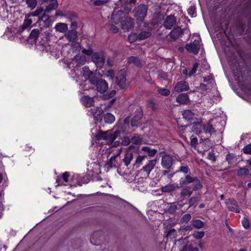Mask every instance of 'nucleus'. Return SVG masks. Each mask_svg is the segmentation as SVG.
<instances>
[{
  "mask_svg": "<svg viewBox=\"0 0 251 251\" xmlns=\"http://www.w3.org/2000/svg\"><path fill=\"white\" fill-rule=\"evenodd\" d=\"M226 206L230 211L234 212L236 213L240 212L239 205L237 201L234 199H229L226 200L225 202Z\"/></svg>",
  "mask_w": 251,
  "mask_h": 251,
  "instance_id": "6e6552de",
  "label": "nucleus"
},
{
  "mask_svg": "<svg viewBox=\"0 0 251 251\" xmlns=\"http://www.w3.org/2000/svg\"><path fill=\"white\" fill-rule=\"evenodd\" d=\"M81 101L86 107H90L94 105L95 100L93 98L88 96H84L81 99Z\"/></svg>",
  "mask_w": 251,
  "mask_h": 251,
  "instance_id": "4be33fe9",
  "label": "nucleus"
},
{
  "mask_svg": "<svg viewBox=\"0 0 251 251\" xmlns=\"http://www.w3.org/2000/svg\"><path fill=\"white\" fill-rule=\"evenodd\" d=\"M204 235V233L203 231H197L195 232L193 234V236L197 239L202 238Z\"/></svg>",
  "mask_w": 251,
  "mask_h": 251,
  "instance_id": "603ef678",
  "label": "nucleus"
},
{
  "mask_svg": "<svg viewBox=\"0 0 251 251\" xmlns=\"http://www.w3.org/2000/svg\"><path fill=\"white\" fill-rule=\"evenodd\" d=\"M181 251H199L197 248H194L191 245H186L183 247Z\"/></svg>",
  "mask_w": 251,
  "mask_h": 251,
  "instance_id": "c03bdc74",
  "label": "nucleus"
},
{
  "mask_svg": "<svg viewBox=\"0 0 251 251\" xmlns=\"http://www.w3.org/2000/svg\"><path fill=\"white\" fill-rule=\"evenodd\" d=\"M176 101L180 104H187L189 101V97L186 94H179L176 98Z\"/></svg>",
  "mask_w": 251,
  "mask_h": 251,
  "instance_id": "bb28decb",
  "label": "nucleus"
},
{
  "mask_svg": "<svg viewBox=\"0 0 251 251\" xmlns=\"http://www.w3.org/2000/svg\"><path fill=\"white\" fill-rule=\"evenodd\" d=\"M104 120L106 123L110 124L115 121V118L113 115L107 113L104 116Z\"/></svg>",
  "mask_w": 251,
  "mask_h": 251,
  "instance_id": "2f4dec72",
  "label": "nucleus"
},
{
  "mask_svg": "<svg viewBox=\"0 0 251 251\" xmlns=\"http://www.w3.org/2000/svg\"><path fill=\"white\" fill-rule=\"evenodd\" d=\"M39 34L40 31L39 29H34L32 30L28 37V40L32 43H35L38 38Z\"/></svg>",
  "mask_w": 251,
  "mask_h": 251,
  "instance_id": "a878e982",
  "label": "nucleus"
},
{
  "mask_svg": "<svg viewBox=\"0 0 251 251\" xmlns=\"http://www.w3.org/2000/svg\"><path fill=\"white\" fill-rule=\"evenodd\" d=\"M176 23V19L174 15H170L164 19L163 26L167 29H171Z\"/></svg>",
  "mask_w": 251,
  "mask_h": 251,
  "instance_id": "423d86ee",
  "label": "nucleus"
},
{
  "mask_svg": "<svg viewBox=\"0 0 251 251\" xmlns=\"http://www.w3.org/2000/svg\"><path fill=\"white\" fill-rule=\"evenodd\" d=\"M198 143V139L197 137H192L191 138L190 144L192 146H196Z\"/></svg>",
  "mask_w": 251,
  "mask_h": 251,
  "instance_id": "774afa93",
  "label": "nucleus"
},
{
  "mask_svg": "<svg viewBox=\"0 0 251 251\" xmlns=\"http://www.w3.org/2000/svg\"><path fill=\"white\" fill-rule=\"evenodd\" d=\"M32 23V21L30 19L26 18L23 24V25L20 26V29L22 31L25 30L26 28H27Z\"/></svg>",
  "mask_w": 251,
  "mask_h": 251,
  "instance_id": "ea45409f",
  "label": "nucleus"
},
{
  "mask_svg": "<svg viewBox=\"0 0 251 251\" xmlns=\"http://www.w3.org/2000/svg\"><path fill=\"white\" fill-rule=\"evenodd\" d=\"M93 72L91 71L89 68L87 67H84L82 68V73L83 75L85 76H86L87 78L91 75L92 74Z\"/></svg>",
  "mask_w": 251,
  "mask_h": 251,
  "instance_id": "49530a36",
  "label": "nucleus"
},
{
  "mask_svg": "<svg viewBox=\"0 0 251 251\" xmlns=\"http://www.w3.org/2000/svg\"><path fill=\"white\" fill-rule=\"evenodd\" d=\"M178 172L183 173L185 175V176L190 175L189 174V173L190 172V169H189V167H188V166H187L186 165H182L181 166H180L179 170L176 171L175 173H178Z\"/></svg>",
  "mask_w": 251,
  "mask_h": 251,
  "instance_id": "c9c22d12",
  "label": "nucleus"
},
{
  "mask_svg": "<svg viewBox=\"0 0 251 251\" xmlns=\"http://www.w3.org/2000/svg\"><path fill=\"white\" fill-rule=\"evenodd\" d=\"M86 57L80 54L76 55L73 59V61L78 66L83 65L86 62Z\"/></svg>",
  "mask_w": 251,
  "mask_h": 251,
  "instance_id": "b1692460",
  "label": "nucleus"
},
{
  "mask_svg": "<svg viewBox=\"0 0 251 251\" xmlns=\"http://www.w3.org/2000/svg\"><path fill=\"white\" fill-rule=\"evenodd\" d=\"M126 80L125 71L123 70H120L116 76V81L118 85L121 89H124L126 87Z\"/></svg>",
  "mask_w": 251,
  "mask_h": 251,
  "instance_id": "0eeeda50",
  "label": "nucleus"
},
{
  "mask_svg": "<svg viewBox=\"0 0 251 251\" xmlns=\"http://www.w3.org/2000/svg\"><path fill=\"white\" fill-rule=\"evenodd\" d=\"M226 159L228 163L230 164H232L234 163L233 157L232 155L228 154L226 156Z\"/></svg>",
  "mask_w": 251,
  "mask_h": 251,
  "instance_id": "0e129e2a",
  "label": "nucleus"
},
{
  "mask_svg": "<svg viewBox=\"0 0 251 251\" xmlns=\"http://www.w3.org/2000/svg\"><path fill=\"white\" fill-rule=\"evenodd\" d=\"M151 36V32L149 31H141L138 35V40H143Z\"/></svg>",
  "mask_w": 251,
  "mask_h": 251,
  "instance_id": "72a5a7b5",
  "label": "nucleus"
},
{
  "mask_svg": "<svg viewBox=\"0 0 251 251\" xmlns=\"http://www.w3.org/2000/svg\"><path fill=\"white\" fill-rule=\"evenodd\" d=\"M189 89V84L185 81H180L177 82L174 87V90L177 93L186 91Z\"/></svg>",
  "mask_w": 251,
  "mask_h": 251,
  "instance_id": "4468645a",
  "label": "nucleus"
},
{
  "mask_svg": "<svg viewBox=\"0 0 251 251\" xmlns=\"http://www.w3.org/2000/svg\"><path fill=\"white\" fill-rule=\"evenodd\" d=\"M25 3L27 7L31 10L34 9L37 5V0H26Z\"/></svg>",
  "mask_w": 251,
  "mask_h": 251,
  "instance_id": "e433bc0d",
  "label": "nucleus"
},
{
  "mask_svg": "<svg viewBox=\"0 0 251 251\" xmlns=\"http://www.w3.org/2000/svg\"><path fill=\"white\" fill-rule=\"evenodd\" d=\"M148 6L145 4H140L134 9V16L137 20L142 22L146 17L148 11Z\"/></svg>",
  "mask_w": 251,
  "mask_h": 251,
  "instance_id": "7ed1b4c3",
  "label": "nucleus"
},
{
  "mask_svg": "<svg viewBox=\"0 0 251 251\" xmlns=\"http://www.w3.org/2000/svg\"><path fill=\"white\" fill-rule=\"evenodd\" d=\"M128 39L131 43L134 42L138 39V35L135 33H132L128 36Z\"/></svg>",
  "mask_w": 251,
  "mask_h": 251,
  "instance_id": "de8ad7c7",
  "label": "nucleus"
},
{
  "mask_svg": "<svg viewBox=\"0 0 251 251\" xmlns=\"http://www.w3.org/2000/svg\"><path fill=\"white\" fill-rule=\"evenodd\" d=\"M51 3L46 6V12H50L51 10L56 9L58 6V3L57 0H50Z\"/></svg>",
  "mask_w": 251,
  "mask_h": 251,
  "instance_id": "473e14b6",
  "label": "nucleus"
},
{
  "mask_svg": "<svg viewBox=\"0 0 251 251\" xmlns=\"http://www.w3.org/2000/svg\"><path fill=\"white\" fill-rule=\"evenodd\" d=\"M95 85L97 90L100 94L104 93L108 88L107 82L102 79H100Z\"/></svg>",
  "mask_w": 251,
  "mask_h": 251,
  "instance_id": "2eb2a0df",
  "label": "nucleus"
},
{
  "mask_svg": "<svg viewBox=\"0 0 251 251\" xmlns=\"http://www.w3.org/2000/svg\"><path fill=\"white\" fill-rule=\"evenodd\" d=\"M56 31L59 32H65L68 29L67 24L65 23H58L55 26Z\"/></svg>",
  "mask_w": 251,
  "mask_h": 251,
  "instance_id": "cd10ccee",
  "label": "nucleus"
},
{
  "mask_svg": "<svg viewBox=\"0 0 251 251\" xmlns=\"http://www.w3.org/2000/svg\"><path fill=\"white\" fill-rule=\"evenodd\" d=\"M185 48L189 52L197 54L200 49V41L199 40H195L193 43L190 44H187Z\"/></svg>",
  "mask_w": 251,
  "mask_h": 251,
  "instance_id": "9d476101",
  "label": "nucleus"
},
{
  "mask_svg": "<svg viewBox=\"0 0 251 251\" xmlns=\"http://www.w3.org/2000/svg\"><path fill=\"white\" fill-rule=\"evenodd\" d=\"M157 163L156 159H153L149 161V162L143 167L142 170L145 172L148 176L155 167Z\"/></svg>",
  "mask_w": 251,
  "mask_h": 251,
  "instance_id": "f3484780",
  "label": "nucleus"
},
{
  "mask_svg": "<svg viewBox=\"0 0 251 251\" xmlns=\"http://www.w3.org/2000/svg\"><path fill=\"white\" fill-rule=\"evenodd\" d=\"M130 142L131 139H130L129 137H125L122 141V144L124 146H127L129 144Z\"/></svg>",
  "mask_w": 251,
  "mask_h": 251,
  "instance_id": "052dcab7",
  "label": "nucleus"
},
{
  "mask_svg": "<svg viewBox=\"0 0 251 251\" xmlns=\"http://www.w3.org/2000/svg\"><path fill=\"white\" fill-rule=\"evenodd\" d=\"M174 163L173 158L167 154L162 157L161 164L163 168L169 169L171 168Z\"/></svg>",
  "mask_w": 251,
  "mask_h": 251,
  "instance_id": "1a4fd4ad",
  "label": "nucleus"
},
{
  "mask_svg": "<svg viewBox=\"0 0 251 251\" xmlns=\"http://www.w3.org/2000/svg\"><path fill=\"white\" fill-rule=\"evenodd\" d=\"M75 18H76L75 15H74L71 17H68L69 21L71 22V27L74 28H76L77 27V22L74 21V19Z\"/></svg>",
  "mask_w": 251,
  "mask_h": 251,
  "instance_id": "a18cd8bd",
  "label": "nucleus"
},
{
  "mask_svg": "<svg viewBox=\"0 0 251 251\" xmlns=\"http://www.w3.org/2000/svg\"><path fill=\"white\" fill-rule=\"evenodd\" d=\"M43 22L44 26L45 27H49L52 24L50 18L45 14H44L42 17H39L38 19V23H39L40 25H41V22Z\"/></svg>",
  "mask_w": 251,
  "mask_h": 251,
  "instance_id": "412c9836",
  "label": "nucleus"
},
{
  "mask_svg": "<svg viewBox=\"0 0 251 251\" xmlns=\"http://www.w3.org/2000/svg\"><path fill=\"white\" fill-rule=\"evenodd\" d=\"M121 134V131L110 130L106 131L99 130L96 134V138L97 140H104L107 141V143L111 144Z\"/></svg>",
  "mask_w": 251,
  "mask_h": 251,
  "instance_id": "f03ea898",
  "label": "nucleus"
},
{
  "mask_svg": "<svg viewBox=\"0 0 251 251\" xmlns=\"http://www.w3.org/2000/svg\"><path fill=\"white\" fill-rule=\"evenodd\" d=\"M183 117L187 120H192L194 118L195 114L190 110H185L182 113Z\"/></svg>",
  "mask_w": 251,
  "mask_h": 251,
  "instance_id": "7c9ffc66",
  "label": "nucleus"
},
{
  "mask_svg": "<svg viewBox=\"0 0 251 251\" xmlns=\"http://www.w3.org/2000/svg\"><path fill=\"white\" fill-rule=\"evenodd\" d=\"M42 11H43V9H42L41 8L37 9L35 11H34V12H32L30 13L28 15V16H33V17H34V16H39L41 14Z\"/></svg>",
  "mask_w": 251,
  "mask_h": 251,
  "instance_id": "3c124183",
  "label": "nucleus"
},
{
  "mask_svg": "<svg viewBox=\"0 0 251 251\" xmlns=\"http://www.w3.org/2000/svg\"><path fill=\"white\" fill-rule=\"evenodd\" d=\"M91 1L96 6H100L107 2L104 0H91Z\"/></svg>",
  "mask_w": 251,
  "mask_h": 251,
  "instance_id": "09e8293b",
  "label": "nucleus"
},
{
  "mask_svg": "<svg viewBox=\"0 0 251 251\" xmlns=\"http://www.w3.org/2000/svg\"><path fill=\"white\" fill-rule=\"evenodd\" d=\"M70 175H69V174L68 172H66L65 173H64L62 175V178L63 179V180L66 182H68L69 181V177Z\"/></svg>",
  "mask_w": 251,
  "mask_h": 251,
  "instance_id": "338daca9",
  "label": "nucleus"
},
{
  "mask_svg": "<svg viewBox=\"0 0 251 251\" xmlns=\"http://www.w3.org/2000/svg\"><path fill=\"white\" fill-rule=\"evenodd\" d=\"M191 219V216L189 214H186L184 215L182 218L181 221L184 223H188Z\"/></svg>",
  "mask_w": 251,
  "mask_h": 251,
  "instance_id": "5fc2aeb1",
  "label": "nucleus"
},
{
  "mask_svg": "<svg viewBox=\"0 0 251 251\" xmlns=\"http://www.w3.org/2000/svg\"><path fill=\"white\" fill-rule=\"evenodd\" d=\"M242 224L243 226L246 229L249 228L250 226V223L246 218H244L242 220Z\"/></svg>",
  "mask_w": 251,
  "mask_h": 251,
  "instance_id": "680f3d73",
  "label": "nucleus"
},
{
  "mask_svg": "<svg viewBox=\"0 0 251 251\" xmlns=\"http://www.w3.org/2000/svg\"><path fill=\"white\" fill-rule=\"evenodd\" d=\"M128 63L130 64L132 63L137 67L141 68L142 67V64L140 59L135 56H132L129 57Z\"/></svg>",
  "mask_w": 251,
  "mask_h": 251,
  "instance_id": "c85d7f7f",
  "label": "nucleus"
},
{
  "mask_svg": "<svg viewBox=\"0 0 251 251\" xmlns=\"http://www.w3.org/2000/svg\"><path fill=\"white\" fill-rule=\"evenodd\" d=\"M87 79H89L90 82L93 85H96L100 79L94 75L93 73L87 77Z\"/></svg>",
  "mask_w": 251,
  "mask_h": 251,
  "instance_id": "a19ab883",
  "label": "nucleus"
},
{
  "mask_svg": "<svg viewBox=\"0 0 251 251\" xmlns=\"http://www.w3.org/2000/svg\"><path fill=\"white\" fill-rule=\"evenodd\" d=\"M183 30L180 27L177 26L175 27L170 33L171 38L175 41L183 34Z\"/></svg>",
  "mask_w": 251,
  "mask_h": 251,
  "instance_id": "a211bd4d",
  "label": "nucleus"
},
{
  "mask_svg": "<svg viewBox=\"0 0 251 251\" xmlns=\"http://www.w3.org/2000/svg\"><path fill=\"white\" fill-rule=\"evenodd\" d=\"M143 117V113L142 111H140L137 114L135 115L131 121V126L132 127H137L139 124V121Z\"/></svg>",
  "mask_w": 251,
  "mask_h": 251,
  "instance_id": "5701e85b",
  "label": "nucleus"
},
{
  "mask_svg": "<svg viewBox=\"0 0 251 251\" xmlns=\"http://www.w3.org/2000/svg\"><path fill=\"white\" fill-rule=\"evenodd\" d=\"M141 150L148 153L149 156L153 157L157 153V150L152 149L151 148L146 146L142 148Z\"/></svg>",
  "mask_w": 251,
  "mask_h": 251,
  "instance_id": "c756f323",
  "label": "nucleus"
},
{
  "mask_svg": "<svg viewBox=\"0 0 251 251\" xmlns=\"http://www.w3.org/2000/svg\"><path fill=\"white\" fill-rule=\"evenodd\" d=\"M119 153L114 155L111 156L109 160H108L104 165L105 169L108 171L111 168L113 167H117L118 165V161L117 160Z\"/></svg>",
  "mask_w": 251,
  "mask_h": 251,
  "instance_id": "9b49d317",
  "label": "nucleus"
},
{
  "mask_svg": "<svg viewBox=\"0 0 251 251\" xmlns=\"http://www.w3.org/2000/svg\"><path fill=\"white\" fill-rule=\"evenodd\" d=\"M179 188L183 187L179 193L178 200L182 201L191 197L194 191L202 188L201 180L197 176L186 175L179 180Z\"/></svg>",
  "mask_w": 251,
  "mask_h": 251,
  "instance_id": "f257e3e1",
  "label": "nucleus"
},
{
  "mask_svg": "<svg viewBox=\"0 0 251 251\" xmlns=\"http://www.w3.org/2000/svg\"><path fill=\"white\" fill-rule=\"evenodd\" d=\"M176 235V231L175 229H172L169 231L167 234V237L171 239H175Z\"/></svg>",
  "mask_w": 251,
  "mask_h": 251,
  "instance_id": "37998d69",
  "label": "nucleus"
},
{
  "mask_svg": "<svg viewBox=\"0 0 251 251\" xmlns=\"http://www.w3.org/2000/svg\"><path fill=\"white\" fill-rule=\"evenodd\" d=\"M133 153L129 149H128L125 151L122 161L124 162V165L127 167L130 164L131 161L133 159Z\"/></svg>",
  "mask_w": 251,
  "mask_h": 251,
  "instance_id": "aec40b11",
  "label": "nucleus"
},
{
  "mask_svg": "<svg viewBox=\"0 0 251 251\" xmlns=\"http://www.w3.org/2000/svg\"><path fill=\"white\" fill-rule=\"evenodd\" d=\"M187 12H188V14L190 16H191V17H193L195 13V9L194 7H193V6L190 7L188 8Z\"/></svg>",
  "mask_w": 251,
  "mask_h": 251,
  "instance_id": "e2e57ef3",
  "label": "nucleus"
},
{
  "mask_svg": "<svg viewBox=\"0 0 251 251\" xmlns=\"http://www.w3.org/2000/svg\"><path fill=\"white\" fill-rule=\"evenodd\" d=\"M92 61L98 67H102L105 62V57L102 52H95L92 55Z\"/></svg>",
  "mask_w": 251,
  "mask_h": 251,
  "instance_id": "39448f33",
  "label": "nucleus"
},
{
  "mask_svg": "<svg viewBox=\"0 0 251 251\" xmlns=\"http://www.w3.org/2000/svg\"><path fill=\"white\" fill-rule=\"evenodd\" d=\"M65 36L70 42H73L77 39V33L75 30L72 29L69 30Z\"/></svg>",
  "mask_w": 251,
  "mask_h": 251,
  "instance_id": "393cba45",
  "label": "nucleus"
},
{
  "mask_svg": "<svg viewBox=\"0 0 251 251\" xmlns=\"http://www.w3.org/2000/svg\"><path fill=\"white\" fill-rule=\"evenodd\" d=\"M89 112H90V114L93 116L96 121H99L101 120L103 110L101 108L95 107L93 108H91Z\"/></svg>",
  "mask_w": 251,
  "mask_h": 251,
  "instance_id": "ddd939ff",
  "label": "nucleus"
},
{
  "mask_svg": "<svg viewBox=\"0 0 251 251\" xmlns=\"http://www.w3.org/2000/svg\"><path fill=\"white\" fill-rule=\"evenodd\" d=\"M147 105L148 107L151 108L153 110H155L157 109L155 103L151 100H149L147 101Z\"/></svg>",
  "mask_w": 251,
  "mask_h": 251,
  "instance_id": "864d4df0",
  "label": "nucleus"
},
{
  "mask_svg": "<svg viewBox=\"0 0 251 251\" xmlns=\"http://www.w3.org/2000/svg\"><path fill=\"white\" fill-rule=\"evenodd\" d=\"M179 188V185L176 183H169L161 188V191L163 193H170L175 191Z\"/></svg>",
  "mask_w": 251,
  "mask_h": 251,
  "instance_id": "6ab92c4d",
  "label": "nucleus"
},
{
  "mask_svg": "<svg viewBox=\"0 0 251 251\" xmlns=\"http://www.w3.org/2000/svg\"><path fill=\"white\" fill-rule=\"evenodd\" d=\"M189 207H191L193 206L196 205L198 202V197L196 196H193L189 199Z\"/></svg>",
  "mask_w": 251,
  "mask_h": 251,
  "instance_id": "79ce46f5",
  "label": "nucleus"
},
{
  "mask_svg": "<svg viewBox=\"0 0 251 251\" xmlns=\"http://www.w3.org/2000/svg\"><path fill=\"white\" fill-rule=\"evenodd\" d=\"M198 67V64L197 63H196L194 64L193 67L191 70L190 71L189 73V76H191L192 75H193L196 72L197 68Z\"/></svg>",
  "mask_w": 251,
  "mask_h": 251,
  "instance_id": "13d9d810",
  "label": "nucleus"
},
{
  "mask_svg": "<svg viewBox=\"0 0 251 251\" xmlns=\"http://www.w3.org/2000/svg\"><path fill=\"white\" fill-rule=\"evenodd\" d=\"M250 171L245 167L241 168L237 171V175L239 176H247L249 174Z\"/></svg>",
  "mask_w": 251,
  "mask_h": 251,
  "instance_id": "58836bf2",
  "label": "nucleus"
},
{
  "mask_svg": "<svg viewBox=\"0 0 251 251\" xmlns=\"http://www.w3.org/2000/svg\"><path fill=\"white\" fill-rule=\"evenodd\" d=\"M158 91L159 94L165 96H168L170 93V91L169 90L164 88L160 89L158 90Z\"/></svg>",
  "mask_w": 251,
  "mask_h": 251,
  "instance_id": "4d7b16f0",
  "label": "nucleus"
},
{
  "mask_svg": "<svg viewBox=\"0 0 251 251\" xmlns=\"http://www.w3.org/2000/svg\"><path fill=\"white\" fill-rule=\"evenodd\" d=\"M197 127L195 128L197 134H201L202 132L201 129H202L205 133L212 134L215 132L213 126L209 123H206L205 124H201L198 123L196 125Z\"/></svg>",
  "mask_w": 251,
  "mask_h": 251,
  "instance_id": "20e7f679",
  "label": "nucleus"
},
{
  "mask_svg": "<svg viewBox=\"0 0 251 251\" xmlns=\"http://www.w3.org/2000/svg\"><path fill=\"white\" fill-rule=\"evenodd\" d=\"M82 52L83 53H84L85 54H86L87 55H91L93 54V50L91 49H83L82 50Z\"/></svg>",
  "mask_w": 251,
  "mask_h": 251,
  "instance_id": "69168bd1",
  "label": "nucleus"
},
{
  "mask_svg": "<svg viewBox=\"0 0 251 251\" xmlns=\"http://www.w3.org/2000/svg\"><path fill=\"white\" fill-rule=\"evenodd\" d=\"M121 25L122 29L128 31L133 28L134 20L130 17H126L123 20Z\"/></svg>",
  "mask_w": 251,
  "mask_h": 251,
  "instance_id": "dca6fc26",
  "label": "nucleus"
},
{
  "mask_svg": "<svg viewBox=\"0 0 251 251\" xmlns=\"http://www.w3.org/2000/svg\"><path fill=\"white\" fill-rule=\"evenodd\" d=\"M243 151L245 154H251V144H248L244 147L243 149Z\"/></svg>",
  "mask_w": 251,
  "mask_h": 251,
  "instance_id": "8fccbe9b",
  "label": "nucleus"
},
{
  "mask_svg": "<svg viewBox=\"0 0 251 251\" xmlns=\"http://www.w3.org/2000/svg\"><path fill=\"white\" fill-rule=\"evenodd\" d=\"M146 157L147 156L145 155H138L136 159L134 166H135L136 168H138L140 166V165L142 164L143 161L144 160Z\"/></svg>",
  "mask_w": 251,
  "mask_h": 251,
  "instance_id": "f704fd0d",
  "label": "nucleus"
},
{
  "mask_svg": "<svg viewBox=\"0 0 251 251\" xmlns=\"http://www.w3.org/2000/svg\"><path fill=\"white\" fill-rule=\"evenodd\" d=\"M192 226L194 227L200 229L204 226V223L200 220H195L192 221Z\"/></svg>",
  "mask_w": 251,
  "mask_h": 251,
  "instance_id": "4c0bfd02",
  "label": "nucleus"
},
{
  "mask_svg": "<svg viewBox=\"0 0 251 251\" xmlns=\"http://www.w3.org/2000/svg\"><path fill=\"white\" fill-rule=\"evenodd\" d=\"M142 139L138 136H134L131 139V142L134 144H138L141 142Z\"/></svg>",
  "mask_w": 251,
  "mask_h": 251,
  "instance_id": "6e6d98bb",
  "label": "nucleus"
},
{
  "mask_svg": "<svg viewBox=\"0 0 251 251\" xmlns=\"http://www.w3.org/2000/svg\"><path fill=\"white\" fill-rule=\"evenodd\" d=\"M106 75L107 77H109L111 79H113L114 77L115 74L112 70H109L107 71Z\"/></svg>",
  "mask_w": 251,
  "mask_h": 251,
  "instance_id": "bf43d9fd",
  "label": "nucleus"
},
{
  "mask_svg": "<svg viewBox=\"0 0 251 251\" xmlns=\"http://www.w3.org/2000/svg\"><path fill=\"white\" fill-rule=\"evenodd\" d=\"M125 14L122 10H115L111 16V19L115 24L122 22Z\"/></svg>",
  "mask_w": 251,
  "mask_h": 251,
  "instance_id": "f8f14e48",
  "label": "nucleus"
}]
</instances>
